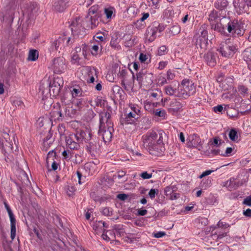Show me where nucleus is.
Segmentation results:
<instances>
[{
	"label": "nucleus",
	"mask_w": 251,
	"mask_h": 251,
	"mask_svg": "<svg viewBox=\"0 0 251 251\" xmlns=\"http://www.w3.org/2000/svg\"><path fill=\"white\" fill-rule=\"evenodd\" d=\"M166 135L163 131L148 132L144 137V146L150 154L160 155L165 151L163 139Z\"/></svg>",
	"instance_id": "obj_1"
},
{
	"label": "nucleus",
	"mask_w": 251,
	"mask_h": 251,
	"mask_svg": "<svg viewBox=\"0 0 251 251\" xmlns=\"http://www.w3.org/2000/svg\"><path fill=\"white\" fill-rule=\"evenodd\" d=\"M113 123L111 120V115L108 111H103L100 114V129L99 134L104 142H109L112 138L113 131Z\"/></svg>",
	"instance_id": "obj_2"
},
{
	"label": "nucleus",
	"mask_w": 251,
	"mask_h": 251,
	"mask_svg": "<svg viewBox=\"0 0 251 251\" xmlns=\"http://www.w3.org/2000/svg\"><path fill=\"white\" fill-rule=\"evenodd\" d=\"M196 89V86L192 80L189 79H183L181 85H179L178 98L186 99L195 94Z\"/></svg>",
	"instance_id": "obj_3"
},
{
	"label": "nucleus",
	"mask_w": 251,
	"mask_h": 251,
	"mask_svg": "<svg viewBox=\"0 0 251 251\" xmlns=\"http://www.w3.org/2000/svg\"><path fill=\"white\" fill-rule=\"evenodd\" d=\"M163 25L158 22H154L147 28L145 36L146 39L149 42L153 41L156 37L157 31L161 32L164 30Z\"/></svg>",
	"instance_id": "obj_4"
},
{
	"label": "nucleus",
	"mask_w": 251,
	"mask_h": 251,
	"mask_svg": "<svg viewBox=\"0 0 251 251\" xmlns=\"http://www.w3.org/2000/svg\"><path fill=\"white\" fill-rule=\"evenodd\" d=\"M229 41L228 40L225 42L221 44L220 47L218 50L221 53L223 56L226 57H230L232 56L236 51L235 46L230 45Z\"/></svg>",
	"instance_id": "obj_5"
},
{
	"label": "nucleus",
	"mask_w": 251,
	"mask_h": 251,
	"mask_svg": "<svg viewBox=\"0 0 251 251\" xmlns=\"http://www.w3.org/2000/svg\"><path fill=\"white\" fill-rule=\"evenodd\" d=\"M184 105L179 101L174 99L171 100L167 106L169 113L173 115H177L183 111Z\"/></svg>",
	"instance_id": "obj_6"
},
{
	"label": "nucleus",
	"mask_w": 251,
	"mask_h": 251,
	"mask_svg": "<svg viewBox=\"0 0 251 251\" xmlns=\"http://www.w3.org/2000/svg\"><path fill=\"white\" fill-rule=\"evenodd\" d=\"M221 24L226 26V28H227L228 32L232 34L235 33L237 29L239 27L237 21H231L229 18L226 17H223Z\"/></svg>",
	"instance_id": "obj_7"
},
{
	"label": "nucleus",
	"mask_w": 251,
	"mask_h": 251,
	"mask_svg": "<svg viewBox=\"0 0 251 251\" xmlns=\"http://www.w3.org/2000/svg\"><path fill=\"white\" fill-rule=\"evenodd\" d=\"M66 68L65 60L63 57H58L53 60L52 69L54 73L56 74H61Z\"/></svg>",
	"instance_id": "obj_8"
},
{
	"label": "nucleus",
	"mask_w": 251,
	"mask_h": 251,
	"mask_svg": "<svg viewBox=\"0 0 251 251\" xmlns=\"http://www.w3.org/2000/svg\"><path fill=\"white\" fill-rule=\"evenodd\" d=\"M77 138V141L81 143L83 141L88 142L92 138V134L91 131L86 129L85 130L77 129L76 133H74Z\"/></svg>",
	"instance_id": "obj_9"
},
{
	"label": "nucleus",
	"mask_w": 251,
	"mask_h": 251,
	"mask_svg": "<svg viewBox=\"0 0 251 251\" xmlns=\"http://www.w3.org/2000/svg\"><path fill=\"white\" fill-rule=\"evenodd\" d=\"M0 146L5 151H12V145L10 142V137L7 132H2L1 137H0Z\"/></svg>",
	"instance_id": "obj_10"
},
{
	"label": "nucleus",
	"mask_w": 251,
	"mask_h": 251,
	"mask_svg": "<svg viewBox=\"0 0 251 251\" xmlns=\"http://www.w3.org/2000/svg\"><path fill=\"white\" fill-rule=\"evenodd\" d=\"M66 143L67 147L71 150H77L80 143V142L77 141V138L74 133L66 136Z\"/></svg>",
	"instance_id": "obj_11"
},
{
	"label": "nucleus",
	"mask_w": 251,
	"mask_h": 251,
	"mask_svg": "<svg viewBox=\"0 0 251 251\" xmlns=\"http://www.w3.org/2000/svg\"><path fill=\"white\" fill-rule=\"evenodd\" d=\"M206 31H203L201 35L199 36L197 39L196 45L198 49H200L201 51L205 50L207 46V38L205 36Z\"/></svg>",
	"instance_id": "obj_12"
},
{
	"label": "nucleus",
	"mask_w": 251,
	"mask_h": 251,
	"mask_svg": "<svg viewBox=\"0 0 251 251\" xmlns=\"http://www.w3.org/2000/svg\"><path fill=\"white\" fill-rule=\"evenodd\" d=\"M70 37H67L65 36L59 37L58 39L55 40L52 43L51 47L56 50L59 49H61L66 45H68L69 41H70Z\"/></svg>",
	"instance_id": "obj_13"
},
{
	"label": "nucleus",
	"mask_w": 251,
	"mask_h": 251,
	"mask_svg": "<svg viewBox=\"0 0 251 251\" xmlns=\"http://www.w3.org/2000/svg\"><path fill=\"white\" fill-rule=\"evenodd\" d=\"M201 139L197 135L194 134L187 138V146L189 148H199L201 146Z\"/></svg>",
	"instance_id": "obj_14"
},
{
	"label": "nucleus",
	"mask_w": 251,
	"mask_h": 251,
	"mask_svg": "<svg viewBox=\"0 0 251 251\" xmlns=\"http://www.w3.org/2000/svg\"><path fill=\"white\" fill-rule=\"evenodd\" d=\"M71 30L75 34H80V32L83 28L82 26L81 19L80 17H76L72 22L71 25Z\"/></svg>",
	"instance_id": "obj_15"
},
{
	"label": "nucleus",
	"mask_w": 251,
	"mask_h": 251,
	"mask_svg": "<svg viewBox=\"0 0 251 251\" xmlns=\"http://www.w3.org/2000/svg\"><path fill=\"white\" fill-rule=\"evenodd\" d=\"M165 93L170 96H175L178 97V94H179V83L177 84L170 85L165 87Z\"/></svg>",
	"instance_id": "obj_16"
},
{
	"label": "nucleus",
	"mask_w": 251,
	"mask_h": 251,
	"mask_svg": "<svg viewBox=\"0 0 251 251\" xmlns=\"http://www.w3.org/2000/svg\"><path fill=\"white\" fill-rule=\"evenodd\" d=\"M233 4L238 14H242L246 12L249 8L246 1H234Z\"/></svg>",
	"instance_id": "obj_17"
},
{
	"label": "nucleus",
	"mask_w": 251,
	"mask_h": 251,
	"mask_svg": "<svg viewBox=\"0 0 251 251\" xmlns=\"http://www.w3.org/2000/svg\"><path fill=\"white\" fill-rule=\"evenodd\" d=\"M204 58L208 65L214 66L216 64V59L214 53L209 51L204 55Z\"/></svg>",
	"instance_id": "obj_18"
},
{
	"label": "nucleus",
	"mask_w": 251,
	"mask_h": 251,
	"mask_svg": "<svg viewBox=\"0 0 251 251\" xmlns=\"http://www.w3.org/2000/svg\"><path fill=\"white\" fill-rule=\"evenodd\" d=\"M67 2L66 1H54L53 4V9L58 12H62L67 7Z\"/></svg>",
	"instance_id": "obj_19"
},
{
	"label": "nucleus",
	"mask_w": 251,
	"mask_h": 251,
	"mask_svg": "<svg viewBox=\"0 0 251 251\" xmlns=\"http://www.w3.org/2000/svg\"><path fill=\"white\" fill-rule=\"evenodd\" d=\"M242 184V183L237 181L235 178H231L225 183L224 186L228 188L230 190H232L236 189Z\"/></svg>",
	"instance_id": "obj_20"
},
{
	"label": "nucleus",
	"mask_w": 251,
	"mask_h": 251,
	"mask_svg": "<svg viewBox=\"0 0 251 251\" xmlns=\"http://www.w3.org/2000/svg\"><path fill=\"white\" fill-rule=\"evenodd\" d=\"M100 14H96L94 15L89 16L88 18H86L90 22L91 27L92 28L96 27L99 24V18Z\"/></svg>",
	"instance_id": "obj_21"
},
{
	"label": "nucleus",
	"mask_w": 251,
	"mask_h": 251,
	"mask_svg": "<svg viewBox=\"0 0 251 251\" xmlns=\"http://www.w3.org/2000/svg\"><path fill=\"white\" fill-rule=\"evenodd\" d=\"M104 227H107L105 223L101 221H96L93 225V229L98 233L105 231Z\"/></svg>",
	"instance_id": "obj_22"
},
{
	"label": "nucleus",
	"mask_w": 251,
	"mask_h": 251,
	"mask_svg": "<svg viewBox=\"0 0 251 251\" xmlns=\"http://www.w3.org/2000/svg\"><path fill=\"white\" fill-rule=\"evenodd\" d=\"M220 18L217 11L213 10L209 15L208 20L210 23V25L215 24L220 21Z\"/></svg>",
	"instance_id": "obj_23"
},
{
	"label": "nucleus",
	"mask_w": 251,
	"mask_h": 251,
	"mask_svg": "<svg viewBox=\"0 0 251 251\" xmlns=\"http://www.w3.org/2000/svg\"><path fill=\"white\" fill-rule=\"evenodd\" d=\"M49 85L52 86V87H54L57 89L61 90V88L63 85V80L62 77H55L52 83H50Z\"/></svg>",
	"instance_id": "obj_24"
},
{
	"label": "nucleus",
	"mask_w": 251,
	"mask_h": 251,
	"mask_svg": "<svg viewBox=\"0 0 251 251\" xmlns=\"http://www.w3.org/2000/svg\"><path fill=\"white\" fill-rule=\"evenodd\" d=\"M222 18L220 19V22L219 23L217 22L212 25H211V28L212 29H214V30L217 31L218 32L222 33L225 32L226 26H223L221 24L222 23Z\"/></svg>",
	"instance_id": "obj_25"
},
{
	"label": "nucleus",
	"mask_w": 251,
	"mask_h": 251,
	"mask_svg": "<svg viewBox=\"0 0 251 251\" xmlns=\"http://www.w3.org/2000/svg\"><path fill=\"white\" fill-rule=\"evenodd\" d=\"M39 56L38 51L36 50H30L28 53L27 60L32 61L36 60Z\"/></svg>",
	"instance_id": "obj_26"
},
{
	"label": "nucleus",
	"mask_w": 251,
	"mask_h": 251,
	"mask_svg": "<svg viewBox=\"0 0 251 251\" xmlns=\"http://www.w3.org/2000/svg\"><path fill=\"white\" fill-rule=\"evenodd\" d=\"M102 238L107 241L114 240L115 239V235L113 231L106 230V232H104L101 235Z\"/></svg>",
	"instance_id": "obj_27"
},
{
	"label": "nucleus",
	"mask_w": 251,
	"mask_h": 251,
	"mask_svg": "<svg viewBox=\"0 0 251 251\" xmlns=\"http://www.w3.org/2000/svg\"><path fill=\"white\" fill-rule=\"evenodd\" d=\"M81 48L80 47H76L75 48V52L74 53L72 57L71 62L73 64H79V60L80 58L79 55L77 54V52H80Z\"/></svg>",
	"instance_id": "obj_28"
},
{
	"label": "nucleus",
	"mask_w": 251,
	"mask_h": 251,
	"mask_svg": "<svg viewBox=\"0 0 251 251\" xmlns=\"http://www.w3.org/2000/svg\"><path fill=\"white\" fill-rule=\"evenodd\" d=\"M98 149V145L96 142H90L88 145H87V151L90 153L94 151H96Z\"/></svg>",
	"instance_id": "obj_29"
},
{
	"label": "nucleus",
	"mask_w": 251,
	"mask_h": 251,
	"mask_svg": "<svg viewBox=\"0 0 251 251\" xmlns=\"http://www.w3.org/2000/svg\"><path fill=\"white\" fill-rule=\"evenodd\" d=\"M229 139L233 142H238V135L236 129H231L228 134Z\"/></svg>",
	"instance_id": "obj_30"
},
{
	"label": "nucleus",
	"mask_w": 251,
	"mask_h": 251,
	"mask_svg": "<svg viewBox=\"0 0 251 251\" xmlns=\"http://www.w3.org/2000/svg\"><path fill=\"white\" fill-rule=\"evenodd\" d=\"M99 6L98 5H95L91 6L88 11V13L86 18H88L89 16L94 15L96 14H100L99 12Z\"/></svg>",
	"instance_id": "obj_31"
},
{
	"label": "nucleus",
	"mask_w": 251,
	"mask_h": 251,
	"mask_svg": "<svg viewBox=\"0 0 251 251\" xmlns=\"http://www.w3.org/2000/svg\"><path fill=\"white\" fill-rule=\"evenodd\" d=\"M243 58L246 62L251 61V47L246 49L243 53Z\"/></svg>",
	"instance_id": "obj_32"
},
{
	"label": "nucleus",
	"mask_w": 251,
	"mask_h": 251,
	"mask_svg": "<svg viewBox=\"0 0 251 251\" xmlns=\"http://www.w3.org/2000/svg\"><path fill=\"white\" fill-rule=\"evenodd\" d=\"M214 5L217 9L223 10L227 6V1H217Z\"/></svg>",
	"instance_id": "obj_33"
},
{
	"label": "nucleus",
	"mask_w": 251,
	"mask_h": 251,
	"mask_svg": "<svg viewBox=\"0 0 251 251\" xmlns=\"http://www.w3.org/2000/svg\"><path fill=\"white\" fill-rule=\"evenodd\" d=\"M115 11L113 7L109 6L104 9V13L106 15L107 19H110Z\"/></svg>",
	"instance_id": "obj_34"
},
{
	"label": "nucleus",
	"mask_w": 251,
	"mask_h": 251,
	"mask_svg": "<svg viewBox=\"0 0 251 251\" xmlns=\"http://www.w3.org/2000/svg\"><path fill=\"white\" fill-rule=\"evenodd\" d=\"M211 184V180L210 178H207L206 179H203L201 183L200 187L203 189H206L207 188L209 187Z\"/></svg>",
	"instance_id": "obj_35"
},
{
	"label": "nucleus",
	"mask_w": 251,
	"mask_h": 251,
	"mask_svg": "<svg viewBox=\"0 0 251 251\" xmlns=\"http://www.w3.org/2000/svg\"><path fill=\"white\" fill-rule=\"evenodd\" d=\"M51 117L54 120H59L60 118L62 117V113L60 110H55L51 112Z\"/></svg>",
	"instance_id": "obj_36"
},
{
	"label": "nucleus",
	"mask_w": 251,
	"mask_h": 251,
	"mask_svg": "<svg viewBox=\"0 0 251 251\" xmlns=\"http://www.w3.org/2000/svg\"><path fill=\"white\" fill-rule=\"evenodd\" d=\"M121 125L131 124L134 122V119H130L126 116L125 118H122L120 120Z\"/></svg>",
	"instance_id": "obj_37"
},
{
	"label": "nucleus",
	"mask_w": 251,
	"mask_h": 251,
	"mask_svg": "<svg viewBox=\"0 0 251 251\" xmlns=\"http://www.w3.org/2000/svg\"><path fill=\"white\" fill-rule=\"evenodd\" d=\"M55 156V152H54L53 151H50L49 152L47 159H46V163L47 164V166H49V163L50 160H54V158Z\"/></svg>",
	"instance_id": "obj_38"
},
{
	"label": "nucleus",
	"mask_w": 251,
	"mask_h": 251,
	"mask_svg": "<svg viewBox=\"0 0 251 251\" xmlns=\"http://www.w3.org/2000/svg\"><path fill=\"white\" fill-rule=\"evenodd\" d=\"M50 89L49 91L50 94H52L53 96H56L59 95L60 90L57 89L54 87H52V86H50L49 85Z\"/></svg>",
	"instance_id": "obj_39"
},
{
	"label": "nucleus",
	"mask_w": 251,
	"mask_h": 251,
	"mask_svg": "<svg viewBox=\"0 0 251 251\" xmlns=\"http://www.w3.org/2000/svg\"><path fill=\"white\" fill-rule=\"evenodd\" d=\"M180 31V28L178 25H174L171 27L170 32L173 35H176L179 33Z\"/></svg>",
	"instance_id": "obj_40"
},
{
	"label": "nucleus",
	"mask_w": 251,
	"mask_h": 251,
	"mask_svg": "<svg viewBox=\"0 0 251 251\" xmlns=\"http://www.w3.org/2000/svg\"><path fill=\"white\" fill-rule=\"evenodd\" d=\"M75 188L74 186H69L66 192L68 196L71 197L75 194Z\"/></svg>",
	"instance_id": "obj_41"
},
{
	"label": "nucleus",
	"mask_w": 251,
	"mask_h": 251,
	"mask_svg": "<svg viewBox=\"0 0 251 251\" xmlns=\"http://www.w3.org/2000/svg\"><path fill=\"white\" fill-rule=\"evenodd\" d=\"M134 25L138 29H142L145 26V24L140 20H137L134 23Z\"/></svg>",
	"instance_id": "obj_42"
},
{
	"label": "nucleus",
	"mask_w": 251,
	"mask_h": 251,
	"mask_svg": "<svg viewBox=\"0 0 251 251\" xmlns=\"http://www.w3.org/2000/svg\"><path fill=\"white\" fill-rule=\"evenodd\" d=\"M103 215L106 216H110L112 214V210L109 207H104L102 210Z\"/></svg>",
	"instance_id": "obj_43"
},
{
	"label": "nucleus",
	"mask_w": 251,
	"mask_h": 251,
	"mask_svg": "<svg viewBox=\"0 0 251 251\" xmlns=\"http://www.w3.org/2000/svg\"><path fill=\"white\" fill-rule=\"evenodd\" d=\"M166 47L165 46H162L159 48L157 54L159 56L163 55L166 53Z\"/></svg>",
	"instance_id": "obj_44"
},
{
	"label": "nucleus",
	"mask_w": 251,
	"mask_h": 251,
	"mask_svg": "<svg viewBox=\"0 0 251 251\" xmlns=\"http://www.w3.org/2000/svg\"><path fill=\"white\" fill-rule=\"evenodd\" d=\"M126 116L130 119H137L139 117V114H136L135 112H130Z\"/></svg>",
	"instance_id": "obj_45"
},
{
	"label": "nucleus",
	"mask_w": 251,
	"mask_h": 251,
	"mask_svg": "<svg viewBox=\"0 0 251 251\" xmlns=\"http://www.w3.org/2000/svg\"><path fill=\"white\" fill-rule=\"evenodd\" d=\"M145 75V74L143 73V71L142 72H140L136 75V79L139 82V83H141L143 79V76Z\"/></svg>",
	"instance_id": "obj_46"
},
{
	"label": "nucleus",
	"mask_w": 251,
	"mask_h": 251,
	"mask_svg": "<svg viewBox=\"0 0 251 251\" xmlns=\"http://www.w3.org/2000/svg\"><path fill=\"white\" fill-rule=\"evenodd\" d=\"M158 83L161 85H164L168 83L167 79L163 76H160L158 78Z\"/></svg>",
	"instance_id": "obj_47"
},
{
	"label": "nucleus",
	"mask_w": 251,
	"mask_h": 251,
	"mask_svg": "<svg viewBox=\"0 0 251 251\" xmlns=\"http://www.w3.org/2000/svg\"><path fill=\"white\" fill-rule=\"evenodd\" d=\"M72 94L73 97H75L81 95V93L79 89L74 88L72 91Z\"/></svg>",
	"instance_id": "obj_48"
},
{
	"label": "nucleus",
	"mask_w": 251,
	"mask_h": 251,
	"mask_svg": "<svg viewBox=\"0 0 251 251\" xmlns=\"http://www.w3.org/2000/svg\"><path fill=\"white\" fill-rule=\"evenodd\" d=\"M140 176L143 179H149L151 177L152 174H149L147 172H144L140 174Z\"/></svg>",
	"instance_id": "obj_49"
},
{
	"label": "nucleus",
	"mask_w": 251,
	"mask_h": 251,
	"mask_svg": "<svg viewBox=\"0 0 251 251\" xmlns=\"http://www.w3.org/2000/svg\"><path fill=\"white\" fill-rule=\"evenodd\" d=\"M217 226L218 227L222 228H226L229 226L227 224H226V223L221 222V221H220L218 223Z\"/></svg>",
	"instance_id": "obj_50"
},
{
	"label": "nucleus",
	"mask_w": 251,
	"mask_h": 251,
	"mask_svg": "<svg viewBox=\"0 0 251 251\" xmlns=\"http://www.w3.org/2000/svg\"><path fill=\"white\" fill-rule=\"evenodd\" d=\"M175 77V75L172 73L170 70H169L167 72V79L168 81H170L171 80L173 79Z\"/></svg>",
	"instance_id": "obj_51"
},
{
	"label": "nucleus",
	"mask_w": 251,
	"mask_h": 251,
	"mask_svg": "<svg viewBox=\"0 0 251 251\" xmlns=\"http://www.w3.org/2000/svg\"><path fill=\"white\" fill-rule=\"evenodd\" d=\"M62 155L66 159L69 160L72 157V154L69 151H64L62 152Z\"/></svg>",
	"instance_id": "obj_52"
},
{
	"label": "nucleus",
	"mask_w": 251,
	"mask_h": 251,
	"mask_svg": "<svg viewBox=\"0 0 251 251\" xmlns=\"http://www.w3.org/2000/svg\"><path fill=\"white\" fill-rule=\"evenodd\" d=\"M10 237L13 240L16 236V226H11V232H10Z\"/></svg>",
	"instance_id": "obj_53"
},
{
	"label": "nucleus",
	"mask_w": 251,
	"mask_h": 251,
	"mask_svg": "<svg viewBox=\"0 0 251 251\" xmlns=\"http://www.w3.org/2000/svg\"><path fill=\"white\" fill-rule=\"evenodd\" d=\"M99 46L98 45H94L92 47L91 53L93 55H96L98 54V50H99Z\"/></svg>",
	"instance_id": "obj_54"
},
{
	"label": "nucleus",
	"mask_w": 251,
	"mask_h": 251,
	"mask_svg": "<svg viewBox=\"0 0 251 251\" xmlns=\"http://www.w3.org/2000/svg\"><path fill=\"white\" fill-rule=\"evenodd\" d=\"M158 192L157 190H155L154 189H151L150 190L149 195L151 199H153L155 198L156 194Z\"/></svg>",
	"instance_id": "obj_55"
},
{
	"label": "nucleus",
	"mask_w": 251,
	"mask_h": 251,
	"mask_svg": "<svg viewBox=\"0 0 251 251\" xmlns=\"http://www.w3.org/2000/svg\"><path fill=\"white\" fill-rule=\"evenodd\" d=\"M58 131L61 136L64 134L65 127L63 125H59L58 126Z\"/></svg>",
	"instance_id": "obj_56"
},
{
	"label": "nucleus",
	"mask_w": 251,
	"mask_h": 251,
	"mask_svg": "<svg viewBox=\"0 0 251 251\" xmlns=\"http://www.w3.org/2000/svg\"><path fill=\"white\" fill-rule=\"evenodd\" d=\"M165 195L168 196L171 195L173 193V189L171 187H167L164 190Z\"/></svg>",
	"instance_id": "obj_57"
},
{
	"label": "nucleus",
	"mask_w": 251,
	"mask_h": 251,
	"mask_svg": "<svg viewBox=\"0 0 251 251\" xmlns=\"http://www.w3.org/2000/svg\"><path fill=\"white\" fill-rule=\"evenodd\" d=\"M232 151L233 149L231 147H228L226 148L225 153L223 154L222 155L223 156H229Z\"/></svg>",
	"instance_id": "obj_58"
},
{
	"label": "nucleus",
	"mask_w": 251,
	"mask_h": 251,
	"mask_svg": "<svg viewBox=\"0 0 251 251\" xmlns=\"http://www.w3.org/2000/svg\"><path fill=\"white\" fill-rule=\"evenodd\" d=\"M243 203L248 206H251V197H247L244 199Z\"/></svg>",
	"instance_id": "obj_59"
},
{
	"label": "nucleus",
	"mask_w": 251,
	"mask_h": 251,
	"mask_svg": "<svg viewBox=\"0 0 251 251\" xmlns=\"http://www.w3.org/2000/svg\"><path fill=\"white\" fill-rule=\"evenodd\" d=\"M128 198V195L126 194H120L117 195V198L122 201H125Z\"/></svg>",
	"instance_id": "obj_60"
},
{
	"label": "nucleus",
	"mask_w": 251,
	"mask_h": 251,
	"mask_svg": "<svg viewBox=\"0 0 251 251\" xmlns=\"http://www.w3.org/2000/svg\"><path fill=\"white\" fill-rule=\"evenodd\" d=\"M148 59V57L147 55L144 54L142 53H140V56H139V60L141 62H145L147 59Z\"/></svg>",
	"instance_id": "obj_61"
},
{
	"label": "nucleus",
	"mask_w": 251,
	"mask_h": 251,
	"mask_svg": "<svg viewBox=\"0 0 251 251\" xmlns=\"http://www.w3.org/2000/svg\"><path fill=\"white\" fill-rule=\"evenodd\" d=\"M166 233L165 232L163 231H159L157 233H155L154 234L153 236L155 238H160L161 237L164 235H165Z\"/></svg>",
	"instance_id": "obj_62"
},
{
	"label": "nucleus",
	"mask_w": 251,
	"mask_h": 251,
	"mask_svg": "<svg viewBox=\"0 0 251 251\" xmlns=\"http://www.w3.org/2000/svg\"><path fill=\"white\" fill-rule=\"evenodd\" d=\"M223 109V106L222 105H218L217 106H215L213 107V110L214 112H222Z\"/></svg>",
	"instance_id": "obj_63"
},
{
	"label": "nucleus",
	"mask_w": 251,
	"mask_h": 251,
	"mask_svg": "<svg viewBox=\"0 0 251 251\" xmlns=\"http://www.w3.org/2000/svg\"><path fill=\"white\" fill-rule=\"evenodd\" d=\"M243 214L246 217H251V209H247L244 211Z\"/></svg>",
	"instance_id": "obj_64"
}]
</instances>
